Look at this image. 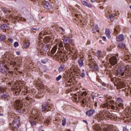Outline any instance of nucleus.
<instances>
[{
	"instance_id": "obj_1",
	"label": "nucleus",
	"mask_w": 131,
	"mask_h": 131,
	"mask_svg": "<svg viewBox=\"0 0 131 131\" xmlns=\"http://www.w3.org/2000/svg\"><path fill=\"white\" fill-rule=\"evenodd\" d=\"M13 105L17 107L16 110L19 113H24L26 111V106H24L23 102L19 99L14 102Z\"/></svg>"
},
{
	"instance_id": "obj_2",
	"label": "nucleus",
	"mask_w": 131,
	"mask_h": 131,
	"mask_svg": "<svg viewBox=\"0 0 131 131\" xmlns=\"http://www.w3.org/2000/svg\"><path fill=\"white\" fill-rule=\"evenodd\" d=\"M71 42H72V39L70 37H65L63 38V43L64 45V48L67 51H71L72 47L70 46Z\"/></svg>"
},
{
	"instance_id": "obj_3",
	"label": "nucleus",
	"mask_w": 131,
	"mask_h": 131,
	"mask_svg": "<svg viewBox=\"0 0 131 131\" xmlns=\"http://www.w3.org/2000/svg\"><path fill=\"white\" fill-rule=\"evenodd\" d=\"M88 65L89 68H91L93 71H98L99 67L98 64H95V60L92 57H89Z\"/></svg>"
},
{
	"instance_id": "obj_4",
	"label": "nucleus",
	"mask_w": 131,
	"mask_h": 131,
	"mask_svg": "<svg viewBox=\"0 0 131 131\" xmlns=\"http://www.w3.org/2000/svg\"><path fill=\"white\" fill-rule=\"evenodd\" d=\"M97 81L96 82V85L98 86V88H101L102 90L105 91L106 90V83L102 82V80L99 78H97Z\"/></svg>"
},
{
	"instance_id": "obj_5",
	"label": "nucleus",
	"mask_w": 131,
	"mask_h": 131,
	"mask_svg": "<svg viewBox=\"0 0 131 131\" xmlns=\"http://www.w3.org/2000/svg\"><path fill=\"white\" fill-rule=\"evenodd\" d=\"M125 70H126V67L123 65H121L120 69L117 71V73L119 75L123 76V75H124V73H125Z\"/></svg>"
},
{
	"instance_id": "obj_6",
	"label": "nucleus",
	"mask_w": 131,
	"mask_h": 131,
	"mask_svg": "<svg viewBox=\"0 0 131 131\" xmlns=\"http://www.w3.org/2000/svg\"><path fill=\"white\" fill-rule=\"evenodd\" d=\"M101 106L102 108H107V109H113L114 110H115V106L114 105H110L109 104V102H106L105 103H103V104H101Z\"/></svg>"
},
{
	"instance_id": "obj_7",
	"label": "nucleus",
	"mask_w": 131,
	"mask_h": 131,
	"mask_svg": "<svg viewBox=\"0 0 131 131\" xmlns=\"http://www.w3.org/2000/svg\"><path fill=\"white\" fill-rule=\"evenodd\" d=\"M51 106L49 105V102H43V104L41 105V111L42 112H45L47 109H50Z\"/></svg>"
},
{
	"instance_id": "obj_8",
	"label": "nucleus",
	"mask_w": 131,
	"mask_h": 131,
	"mask_svg": "<svg viewBox=\"0 0 131 131\" xmlns=\"http://www.w3.org/2000/svg\"><path fill=\"white\" fill-rule=\"evenodd\" d=\"M41 117L39 114L36 115V116H32L29 118V122H30V120L32 121H34L35 120H39L40 121L41 120Z\"/></svg>"
},
{
	"instance_id": "obj_9",
	"label": "nucleus",
	"mask_w": 131,
	"mask_h": 131,
	"mask_svg": "<svg viewBox=\"0 0 131 131\" xmlns=\"http://www.w3.org/2000/svg\"><path fill=\"white\" fill-rule=\"evenodd\" d=\"M110 63L112 66H114V65H116V63L118 62L117 60V57L115 56L112 57L110 58Z\"/></svg>"
},
{
	"instance_id": "obj_10",
	"label": "nucleus",
	"mask_w": 131,
	"mask_h": 131,
	"mask_svg": "<svg viewBox=\"0 0 131 131\" xmlns=\"http://www.w3.org/2000/svg\"><path fill=\"white\" fill-rule=\"evenodd\" d=\"M12 126L14 128H18L20 126V120L18 119H15L12 122Z\"/></svg>"
},
{
	"instance_id": "obj_11",
	"label": "nucleus",
	"mask_w": 131,
	"mask_h": 131,
	"mask_svg": "<svg viewBox=\"0 0 131 131\" xmlns=\"http://www.w3.org/2000/svg\"><path fill=\"white\" fill-rule=\"evenodd\" d=\"M49 50V46L45 43L41 47V50H40V53H42V54H45L46 52H47Z\"/></svg>"
},
{
	"instance_id": "obj_12",
	"label": "nucleus",
	"mask_w": 131,
	"mask_h": 131,
	"mask_svg": "<svg viewBox=\"0 0 131 131\" xmlns=\"http://www.w3.org/2000/svg\"><path fill=\"white\" fill-rule=\"evenodd\" d=\"M110 113V112L106 110H103L101 111L100 115H101L102 117H103L104 118H108Z\"/></svg>"
},
{
	"instance_id": "obj_13",
	"label": "nucleus",
	"mask_w": 131,
	"mask_h": 131,
	"mask_svg": "<svg viewBox=\"0 0 131 131\" xmlns=\"http://www.w3.org/2000/svg\"><path fill=\"white\" fill-rule=\"evenodd\" d=\"M94 131H103L99 124H95L93 126Z\"/></svg>"
},
{
	"instance_id": "obj_14",
	"label": "nucleus",
	"mask_w": 131,
	"mask_h": 131,
	"mask_svg": "<svg viewBox=\"0 0 131 131\" xmlns=\"http://www.w3.org/2000/svg\"><path fill=\"white\" fill-rule=\"evenodd\" d=\"M116 37L117 41H118V42H119V41H123V40H124V36L122 34L117 36Z\"/></svg>"
},
{
	"instance_id": "obj_15",
	"label": "nucleus",
	"mask_w": 131,
	"mask_h": 131,
	"mask_svg": "<svg viewBox=\"0 0 131 131\" xmlns=\"http://www.w3.org/2000/svg\"><path fill=\"white\" fill-rule=\"evenodd\" d=\"M8 71V67L7 65L4 66V68L0 67V72H2L3 74L7 73Z\"/></svg>"
},
{
	"instance_id": "obj_16",
	"label": "nucleus",
	"mask_w": 131,
	"mask_h": 131,
	"mask_svg": "<svg viewBox=\"0 0 131 131\" xmlns=\"http://www.w3.org/2000/svg\"><path fill=\"white\" fill-rule=\"evenodd\" d=\"M108 119H111V120L113 119H115V118H117V115L114 114H111L110 113L108 116L107 117Z\"/></svg>"
},
{
	"instance_id": "obj_17",
	"label": "nucleus",
	"mask_w": 131,
	"mask_h": 131,
	"mask_svg": "<svg viewBox=\"0 0 131 131\" xmlns=\"http://www.w3.org/2000/svg\"><path fill=\"white\" fill-rule=\"evenodd\" d=\"M42 6L43 8H45V9H47L48 10H49L51 8V6L50 5V4L48 2H47V1L44 2L43 3Z\"/></svg>"
},
{
	"instance_id": "obj_18",
	"label": "nucleus",
	"mask_w": 131,
	"mask_h": 131,
	"mask_svg": "<svg viewBox=\"0 0 131 131\" xmlns=\"http://www.w3.org/2000/svg\"><path fill=\"white\" fill-rule=\"evenodd\" d=\"M95 112V110H90L86 112V115H88V116L89 117L93 116Z\"/></svg>"
},
{
	"instance_id": "obj_19",
	"label": "nucleus",
	"mask_w": 131,
	"mask_h": 131,
	"mask_svg": "<svg viewBox=\"0 0 131 131\" xmlns=\"http://www.w3.org/2000/svg\"><path fill=\"white\" fill-rule=\"evenodd\" d=\"M78 64L79 67H82L83 66V59L82 57H81L78 60Z\"/></svg>"
},
{
	"instance_id": "obj_20",
	"label": "nucleus",
	"mask_w": 131,
	"mask_h": 131,
	"mask_svg": "<svg viewBox=\"0 0 131 131\" xmlns=\"http://www.w3.org/2000/svg\"><path fill=\"white\" fill-rule=\"evenodd\" d=\"M3 94L1 95V97L2 99H7L9 96V93H7V92H3Z\"/></svg>"
},
{
	"instance_id": "obj_21",
	"label": "nucleus",
	"mask_w": 131,
	"mask_h": 131,
	"mask_svg": "<svg viewBox=\"0 0 131 131\" xmlns=\"http://www.w3.org/2000/svg\"><path fill=\"white\" fill-rule=\"evenodd\" d=\"M82 4L83 6H85L86 7H88V8H93V5L92 4H90L89 3H88V2L83 1H82Z\"/></svg>"
},
{
	"instance_id": "obj_22",
	"label": "nucleus",
	"mask_w": 131,
	"mask_h": 131,
	"mask_svg": "<svg viewBox=\"0 0 131 131\" xmlns=\"http://www.w3.org/2000/svg\"><path fill=\"white\" fill-rule=\"evenodd\" d=\"M57 49H58V46L57 45H55L51 50V55H54V54L56 53Z\"/></svg>"
},
{
	"instance_id": "obj_23",
	"label": "nucleus",
	"mask_w": 131,
	"mask_h": 131,
	"mask_svg": "<svg viewBox=\"0 0 131 131\" xmlns=\"http://www.w3.org/2000/svg\"><path fill=\"white\" fill-rule=\"evenodd\" d=\"M118 86L119 89H122V88H125V83L124 82H120L118 83Z\"/></svg>"
},
{
	"instance_id": "obj_24",
	"label": "nucleus",
	"mask_w": 131,
	"mask_h": 131,
	"mask_svg": "<svg viewBox=\"0 0 131 131\" xmlns=\"http://www.w3.org/2000/svg\"><path fill=\"white\" fill-rule=\"evenodd\" d=\"M103 131H113L112 128L110 126H106L103 128Z\"/></svg>"
},
{
	"instance_id": "obj_25",
	"label": "nucleus",
	"mask_w": 131,
	"mask_h": 131,
	"mask_svg": "<svg viewBox=\"0 0 131 131\" xmlns=\"http://www.w3.org/2000/svg\"><path fill=\"white\" fill-rule=\"evenodd\" d=\"M118 47L119 48H120V49H125V48H126V46L125 45V44L123 43H119Z\"/></svg>"
},
{
	"instance_id": "obj_26",
	"label": "nucleus",
	"mask_w": 131,
	"mask_h": 131,
	"mask_svg": "<svg viewBox=\"0 0 131 131\" xmlns=\"http://www.w3.org/2000/svg\"><path fill=\"white\" fill-rule=\"evenodd\" d=\"M105 34L107 35V37H110V34H111V31L109 29H105Z\"/></svg>"
},
{
	"instance_id": "obj_27",
	"label": "nucleus",
	"mask_w": 131,
	"mask_h": 131,
	"mask_svg": "<svg viewBox=\"0 0 131 131\" xmlns=\"http://www.w3.org/2000/svg\"><path fill=\"white\" fill-rule=\"evenodd\" d=\"M97 56L98 57V59H101V58H102V51H101V50L97 51Z\"/></svg>"
},
{
	"instance_id": "obj_28",
	"label": "nucleus",
	"mask_w": 131,
	"mask_h": 131,
	"mask_svg": "<svg viewBox=\"0 0 131 131\" xmlns=\"http://www.w3.org/2000/svg\"><path fill=\"white\" fill-rule=\"evenodd\" d=\"M7 91V89L5 88H2L0 86V95H2L3 93H5V92Z\"/></svg>"
},
{
	"instance_id": "obj_29",
	"label": "nucleus",
	"mask_w": 131,
	"mask_h": 131,
	"mask_svg": "<svg viewBox=\"0 0 131 131\" xmlns=\"http://www.w3.org/2000/svg\"><path fill=\"white\" fill-rule=\"evenodd\" d=\"M8 28V26L7 25L4 24L1 26V28L2 30H6L7 28Z\"/></svg>"
},
{
	"instance_id": "obj_30",
	"label": "nucleus",
	"mask_w": 131,
	"mask_h": 131,
	"mask_svg": "<svg viewBox=\"0 0 131 131\" xmlns=\"http://www.w3.org/2000/svg\"><path fill=\"white\" fill-rule=\"evenodd\" d=\"M123 101L122 100V99H121V98H118L117 99V101L116 102V104H119L120 103H123Z\"/></svg>"
},
{
	"instance_id": "obj_31",
	"label": "nucleus",
	"mask_w": 131,
	"mask_h": 131,
	"mask_svg": "<svg viewBox=\"0 0 131 131\" xmlns=\"http://www.w3.org/2000/svg\"><path fill=\"white\" fill-rule=\"evenodd\" d=\"M119 26H117L114 29L115 33H119Z\"/></svg>"
},
{
	"instance_id": "obj_32",
	"label": "nucleus",
	"mask_w": 131,
	"mask_h": 131,
	"mask_svg": "<svg viewBox=\"0 0 131 131\" xmlns=\"http://www.w3.org/2000/svg\"><path fill=\"white\" fill-rule=\"evenodd\" d=\"M29 46H30V43L28 41L26 42L24 44V48H25L26 49H27V48H28V47H29Z\"/></svg>"
},
{
	"instance_id": "obj_33",
	"label": "nucleus",
	"mask_w": 131,
	"mask_h": 131,
	"mask_svg": "<svg viewBox=\"0 0 131 131\" xmlns=\"http://www.w3.org/2000/svg\"><path fill=\"white\" fill-rule=\"evenodd\" d=\"M6 39V35H2L0 36V41H4Z\"/></svg>"
},
{
	"instance_id": "obj_34",
	"label": "nucleus",
	"mask_w": 131,
	"mask_h": 131,
	"mask_svg": "<svg viewBox=\"0 0 131 131\" xmlns=\"http://www.w3.org/2000/svg\"><path fill=\"white\" fill-rule=\"evenodd\" d=\"M116 107L117 108H118V107H120L121 108H123V103H116Z\"/></svg>"
},
{
	"instance_id": "obj_35",
	"label": "nucleus",
	"mask_w": 131,
	"mask_h": 131,
	"mask_svg": "<svg viewBox=\"0 0 131 131\" xmlns=\"http://www.w3.org/2000/svg\"><path fill=\"white\" fill-rule=\"evenodd\" d=\"M39 88H40V90H41L42 92H43V90H45V85L42 84V83L40 84V85L38 86Z\"/></svg>"
},
{
	"instance_id": "obj_36",
	"label": "nucleus",
	"mask_w": 131,
	"mask_h": 131,
	"mask_svg": "<svg viewBox=\"0 0 131 131\" xmlns=\"http://www.w3.org/2000/svg\"><path fill=\"white\" fill-rule=\"evenodd\" d=\"M48 61H49V59L48 58H43L41 59V62L43 63V64H46V63H48Z\"/></svg>"
},
{
	"instance_id": "obj_37",
	"label": "nucleus",
	"mask_w": 131,
	"mask_h": 131,
	"mask_svg": "<svg viewBox=\"0 0 131 131\" xmlns=\"http://www.w3.org/2000/svg\"><path fill=\"white\" fill-rule=\"evenodd\" d=\"M64 67L65 66L61 65L58 69V71H59V72H61L63 70V69H64Z\"/></svg>"
},
{
	"instance_id": "obj_38",
	"label": "nucleus",
	"mask_w": 131,
	"mask_h": 131,
	"mask_svg": "<svg viewBox=\"0 0 131 131\" xmlns=\"http://www.w3.org/2000/svg\"><path fill=\"white\" fill-rule=\"evenodd\" d=\"M36 120H35L34 121L30 120V123H31V125H35L36 124Z\"/></svg>"
},
{
	"instance_id": "obj_39",
	"label": "nucleus",
	"mask_w": 131,
	"mask_h": 131,
	"mask_svg": "<svg viewBox=\"0 0 131 131\" xmlns=\"http://www.w3.org/2000/svg\"><path fill=\"white\" fill-rule=\"evenodd\" d=\"M86 95H88V93H86L85 92H83L81 94V96L79 97V99H80L81 98V97H85V96H86Z\"/></svg>"
},
{
	"instance_id": "obj_40",
	"label": "nucleus",
	"mask_w": 131,
	"mask_h": 131,
	"mask_svg": "<svg viewBox=\"0 0 131 131\" xmlns=\"http://www.w3.org/2000/svg\"><path fill=\"white\" fill-rule=\"evenodd\" d=\"M62 125L63 126H65L66 125V119L63 118L62 122Z\"/></svg>"
},
{
	"instance_id": "obj_41",
	"label": "nucleus",
	"mask_w": 131,
	"mask_h": 131,
	"mask_svg": "<svg viewBox=\"0 0 131 131\" xmlns=\"http://www.w3.org/2000/svg\"><path fill=\"white\" fill-rule=\"evenodd\" d=\"M58 46L59 47V48H61L62 49H64V47H63V42L60 41V42L58 43Z\"/></svg>"
},
{
	"instance_id": "obj_42",
	"label": "nucleus",
	"mask_w": 131,
	"mask_h": 131,
	"mask_svg": "<svg viewBox=\"0 0 131 131\" xmlns=\"http://www.w3.org/2000/svg\"><path fill=\"white\" fill-rule=\"evenodd\" d=\"M44 122L47 124L51 123V120L50 119H46Z\"/></svg>"
},
{
	"instance_id": "obj_43",
	"label": "nucleus",
	"mask_w": 131,
	"mask_h": 131,
	"mask_svg": "<svg viewBox=\"0 0 131 131\" xmlns=\"http://www.w3.org/2000/svg\"><path fill=\"white\" fill-rule=\"evenodd\" d=\"M68 51L67 52V53L68 54V55H69L70 56H71V55H72V52L71 51H72V49H71V50H68Z\"/></svg>"
},
{
	"instance_id": "obj_44",
	"label": "nucleus",
	"mask_w": 131,
	"mask_h": 131,
	"mask_svg": "<svg viewBox=\"0 0 131 131\" xmlns=\"http://www.w3.org/2000/svg\"><path fill=\"white\" fill-rule=\"evenodd\" d=\"M79 75H80V76L81 77H82V78H83V77L84 76H85V74H84V73H83V72L80 73Z\"/></svg>"
},
{
	"instance_id": "obj_45",
	"label": "nucleus",
	"mask_w": 131,
	"mask_h": 131,
	"mask_svg": "<svg viewBox=\"0 0 131 131\" xmlns=\"http://www.w3.org/2000/svg\"><path fill=\"white\" fill-rule=\"evenodd\" d=\"M26 100H27V101H29V102H31L32 99H31V98L30 97H26Z\"/></svg>"
},
{
	"instance_id": "obj_46",
	"label": "nucleus",
	"mask_w": 131,
	"mask_h": 131,
	"mask_svg": "<svg viewBox=\"0 0 131 131\" xmlns=\"http://www.w3.org/2000/svg\"><path fill=\"white\" fill-rule=\"evenodd\" d=\"M41 84V82H40V81H37L36 82V84L37 86H38L39 85H40Z\"/></svg>"
},
{
	"instance_id": "obj_47",
	"label": "nucleus",
	"mask_w": 131,
	"mask_h": 131,
	"mask_svg": "<svg viewBox=\"0 0 131 131\" xmlns=\"http://www.w3.org/2000/svg\"><path fill=\"white\" fill-rule=\"evenodd\" d=\"M19 46V43L18 42H15L14 43V48H17Z\"/></svg>"
},
{
	"instance_id": "obj_48",
	"label": "nucleus",
	"mask_w": 131,
	"mask_h": 131,
	"mask_svg": "<svg viewBox=\"0 0 131 131\" xmlns=\"http://www.w3.org/2000/svg\"><path fill=\"white\" fill-rule=\"evenodd\" d=\"M60 78H62V76L60 75L56 78L57 81H59Z\"/></svg>"
},
{
	"instance_id": "obj_49",
	"label": "nucleus",
	"mask_w": 131,
	"mask_h": 131,
	"mask_svg": "<svg viewBox=\"0 0 131 131\" xmlns=\"http://www.w3.org/2000/svg\"><path fill=\"white\" fill-rule=\"evenodd\" d=\"M2 12H3V13H4L5 14H6V13H7V8H4L2 9Z\"/></svg>"
},
{
	"instance_id": "obj_50",
	"label": "nucleus",
	"mask_w": 131,
	"mask_h": 131,
	"mask_svg": "<svg viewBox=\"0 0 131 131\" xmlns=\"http://www.w3.org/2000/svg\"><path fill=\"white\" fill-rule=\"evenodd\" d=\"M86 99L85 98H83V99L82 101V104H84V103H87Z\"/></svg>"
},
{
	"instance_id": "obj_51",
	"label": "nucleus",
	"mask_w": 131,
	"mask_h": 131,
	"mask_svg": "<svg viewBox=\"0 0 131 131\" xmlns=\"http://www.w3.org/2000/svg\"><path fill=\"white\" fill-rule=\"evenodd\" d=\"M67 85H68L69 86H71V81L70 80L68 81V84Z\"/></svg>"
},
{
	"instance_id": "obj_52",
	"label": "nucleus",
	"mask_w": 131,
	"mask_h": 131,
	"mask_svg": "<svg viewBox=\"0 0 131 131\" xmlns=\"http://www.w3.org/2000/svg\"><path fill=\"white\" fill-rule=\"evenodd\" d=\"M93 32H97L98 31V28H94V29H93Z\"/></svg>"
},
{
	"instance_id": "obj_53",
	"label": "nucleus",
	"mask_w": 131,
	"mask_h": 131,
	"mask_svg": "<svg viewBox=\"0 0 131 131\" xmlns=\"http://www.w3.org/2000/svg\"><path fill=\"white\" fill-rule=\"evenodd\" d=\"M31 30H36V31H37V30H39V28H32L31 29Z\"/></svg>"
},
{
	"instance_id": "obj_54",
	"label": "nucleus",
	"mask_w": 131,
	"mask_h": 131,
	"mask_svg": "<svg viewBox=\"0 0 131 131\" xmlns=\"http://www.w3.org/2000/svg\"><path fill=\"white\" fill-rule=\"evenodd\" d=\"M8 40L10 42H13V38H8Z\"/></svg>"
},
{
	"instance_id": "obj_55",
	"label": "nucleus",
	"mask_w": 131,
	"mask_h": 131,
	"mask_svg": "<svg viewBox=\"0 0 131 131\" xmlns=\"http://www.w3.org/2000/svg\"><path fill=\"white\" fill-rule=\"evenodd\" d=\"M110 16H111V20L112 21H113V17H114V16H113V14H111Z\"/></svg>"
},
{
	"instance_id": "obj_56",
	"label": "nucleus",
	"mask_w": 131,
	"mask_h": 131,
	"mask_svg": "<svg viewBox=\"0 0 131 131\" xmlns=\"http://www.w3.org/2000/svg\"><path fill=\"white\" fill-rule=\"evenodd\" d=\"M115 102V101H114V100H110V104H114Z\"/></svg>"
},
{
	"instance_id": "obj_57",
	"label": "nucleus",
	"mask_w": 131,
	"mask_h": 131,
	"mask_svg": "<svg viewBox=\"0 0 131 131\" xmlns=\"http://www.w3.org/2000/svg\"><path fill=\"white\" fill-rule=\"evenodd\" d=\"M9 18H10V19H12V20H13V18H14V15H9Z\"/></svg>"
},
{
	"instance_id": "obj_58",
	"label": "nucleus",
	"mask_w": 131,
	"mask_h": 131,
	"mask_svg": "<svg viewBox=\"0 0 131 131\" xmlns=\"http://www.w3.org/2000/svg\"><path fill=\"white\" fill-rule=\"evenodd\" d=\"M17 19H18L17 16H15L14 15V17L13 18V20H17Z\"/></svg>"
},
{
	"instance_id": "obj_59",
	"label": "nucleus",
	"mask_w": 131,
	"mask_h": 131,
	"mask_svg": "<svg viewBox=\"0 0 131 131\" xmlns=\"http://www.w3.org/2000/svg\"><path fill=\"white\" fill-rule=\"evenodd\" d=\"M43 97V94H39V98H42Z\"/></svg>"
},
{
	"instance_id": "obj_60",
	"label": "nucleus",
	"mask_w": 131,
	"mask_h": 131,
	"mask_svg": "<svg viewBox=\"0 0 131 131\" xmlns=\"http://www.w3.org/2000/svg\"><path fill=\"white\" fill-rule=\"evenodd\" d=\"M60 29H61V30H62V31L63 32H64V31H65V30H64V29H63V28H62V27H60Z\"/></svg>"
},
{
	"instance_id": "obj_61",
	"label": "nucleus",
	"mask_w": 131,
	"mask_h": 131,
	"mask_svg": "<svg viewBox=\"0 0 131 131\" xmlns=\"http://www.w3.org/2000/svg\"><path fill=\"white\" fill-rule=\"evenodd\" d=\"M102 39H103V40H104V41H106V37L103 36V37H102Z\"/></svg>"
},
{
	"instance_id": "obj_62",
	"label": "nucleus",
	"mask_w": 131,
	"mask_h": 131,
	"mask_svg": "<svg viewBox=\"0 0 131 131\" xmlns=\"http://www.w3.org/2000/svg\"><path fill=\"white\" fill-rule=\"evenodd\" d=\"M16 55H20V52H16Z\"/></svg>"
},
{
	"instance_id": "obj_63",
	"label": "nucleus",
	"mask_w": 131,
	"mask_h": 131,
	"mask_svg": "<svg viewBox=\"0 0 131 131\" xmlns=\"http://www.w3.org/2000/svg\"><path fill=\"white\" fill-rule=\"evenodd\" d=\"M92 100H95V96H92Z\"/></svg>"
},
{
	"instance_id": "obj_64",
	"label": "nucleus",
	"mask_w": 131,
	"mask_h": 131,
	"mask_svg": "<svg viewBox=\"0 0 131 131\" xmlns=\"http://www.w3.org/2000/svg\"><path fill=\"white\" fill-rule=\"evenodd\" d=\"M83 122H85V123H86V124H88V121H85V120H83Z\"/></svg>"
}]
</instances>
